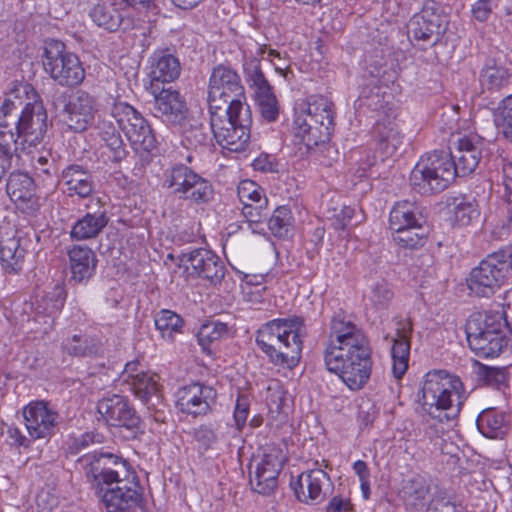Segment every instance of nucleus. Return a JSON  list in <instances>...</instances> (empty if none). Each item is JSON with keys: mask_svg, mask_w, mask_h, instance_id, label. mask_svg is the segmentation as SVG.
<instances>
[{"mask_svg": "<svg viewBox=\"0 0 512 512\" xmlns=\"http://www.w3.org/2000/svg\"><path fill=\"white\" fill-rule=\"evenodd\" d=\"M325 368L351 391L363 389L373 371V352L363 330L344 312L330 320L323 350Z\"/></svg>", "mask_w": 512, "mask_h": 512, "instance_id": "nucleus-1", "label": "nucleus"}, {"mask_svg": "<svg viewBox=\"0 0 512 512\" xmlns=\"http://www.w3.org/2000/svg\"><path fill=\"white\" fill-rule=\"evenodd\" d=\"M87 482L107 512H134L143 499L139 476L131 463L112 453H90L81 458Z\"/></svg>", "mask_w": 512, "mask_h": 512, "instance_id": "nucleus-2", "label": "nucleus"}, {"mask_svg": "<svg viewBox=\"0 0 512 512\" xmlns=\"http://www.w3.org/2000/svg\"><path fill=\"white\" fill-rule=\"evenodd\" d=\"M481 157V144L473 137H461L450 153L435 150L422 155L410 172V185L420 194L441 192L457 176L473 173Z\"/></svg>", "mask_w": 512, "mask_h": 512, "instance_id": "nucleus-3", "label": "nucleus"}, {"mask_svg": "<svg viewBox=\"0 0 512 512\" xmlns=\"http://www.w3.org/2000/svg\"><path fill=\"white\" fill-rule=\"evenodd\" d=\"M335 116V106L329 97L320 94L307 96L294 107L293 143L306 152L328 143L335 129Z\"/></svg>", "mask_w": 512, "mask_h": 512, "instance_id": "nucleus-4", "label": "nucleus"}, {"mask_svg": "<svg viewBox=\"0 0 512 512\" xmlns=\"http://www.w3.org/2000/svg\"><path fill=\"white\" fill-rule=\"evenodd\" d=\"M303 326L298 316L270 320L258 329L256 343L274 365L294 368L302 354Z\"/></svg>", "mask_w": 512, "mask_h": 512, "instance_id": "nucleus-5", "label": "nucleus"}, {"mask_svg": "<svg viewBox=\"0 0 512 512\" xmlns=\"http://www.w3.org/2000/svg\"><path fill=\"white\" fill-rule=\"evenodd\" d=\"M466 399V389L459 376L446 370H430L424 375L419 405L431 419L448 422L446 411L455 405L459 412Z\"/></svg>", "mask_w": 512, "mask_h": 512, "instance_id": "nucleus-6", "label": "nucleus"}, {"mask_svg": "<svg viewBox=\"0 0 512 512\" xmlns=\"http://www.w3.org/2000/svg\"><path fill=\"white\" fill-rule=\"evenodd\" d=\"M247 108L250 105L239 73L223 64L215 66L208 79V114Z\"/></svg>", "mask_w": 512, "mask_h": 512, "instance_id": "nucleus-7", "label": "nucleus"}, {"mask_svg": "<svg viewBox=\"0 0 512 512\" xmlns=\"http://www.w3.org/2000/svg\"><path fill=\"white\" fill-rule=\"evenodd\" d=\"M512 281V247L489 254L474 267L466 284L478 297H490L503 285Z\"/></svg>", "mask_w": 512, "mask_h": 512, "instance_id": "nucleus-8", "label": "nucleus"}, {"mask_svg": "<svg viewBox=\"0 0 512 512\" xmlns=\"http://www.w3.org/2000/svg\"><path fill=\"white\" fill-rule=\"evenodd\" d=\"M449 25V14L437 0H423L419 11L407 23V35L411 45L420 50L434 48Z\"/></svg>", "mask_w": 512, "mask_h": 512, "instance_id": "nucleus-9", "label": "nucleus"}, {"mask_svg": "<svg viewBox=\"0 0 512 512\" xmlns=\"http://www.w3.org/2000/svg\"><path fill=\"white\" fill-rule=\"evenodd\" d=\"M502 319L500 311H485L474 313L467 320V341L477 356L494 358L507 346Z\"/></svg>", "mask_w": 512, "mask_h": 512, "instance_id": "nucleus-10", "label": "nucleus"}, {"mask_svg": "<svg viewBox=\"0 0 512 512\" xmlns=\"http://www.w3.org/2000/svg\"><path fill=\"white\" fill-rule=\"evenodd\" d=\"M209 124L217 144L225 150L241 153L248 149L251 138V108L211 113Z\"/></svg>", "mask_w": 512, "mask_h": 512, "instance_id": "nucleus-11", "label": "nucleus"}, {"mask_svg": "<svg viewBox=\"0 0 512 512\" xmlns=\"http://www.w3.org/2000/svg\"><path fill=\"white\" fill-rule=\"evenodd\" d=\"M42 63L44 71L60 86L76 87L85 79V69L79 57L68 51L60 40L45 42Z\"/></svg>", "mask_w": 512, "mask_h": 512, "instance_id": "nucleus-12", "label": "nucleus"}, {"mask_svg": "<svg viewBox=\"0 0 512 512\" xmlns=\"http://www.w3.org/2000/svg\"><path fill=\"white\" fill-rule=\"evenodd\" d=\"M161 185L179 199L197 205L208 203L214 195L212 183L184 164L166 169Z\"/></svg>", "mask_w": 512, "mask_h": 512, "instance_id": "nucleus-13", "label": "nucleus"}, {"mask_svg": "<svg viewBox=\"0 0 512 512\" xmlns=\"http://www.w3.org/2000/svg\"><path fill=\"white\" fill-rule=\"evenodd\" d=\"M288 457L277 445H267L262 453L254 457L249 466L251 489L261 495H272L278 486L279 475Z\"/></svg>", "mask_w": 512, "mask_h": 512, "instance_id": "nucleus-14", "label": "nucleus"}, {"mask_svg": "<svg viewBox=\"0 0 512 512\" xmlns=\"http://www.w3.org/2000/svg\"><path fill=\"white\" fill-rule=\"evenodd\" d=\"M111 116L136 152H151L156 147V137L143 115L126 102H116Z\"/></svg>", "mask_w": 512, "mask_h": 512, "instance_id": "nucleus-15", "label": "nucleus"}, {"mask_svg": "<svg viewBox=\"0 0 512 512\" xmlns=\"http://www.w3.org/2000/svg\"><path fill=\"white\" fill-rule=\"evenodd\" d=\"M154 97L153 113L167 126L184 134L193 127L185 98L172 88L149 92Z\"/></svg>", "mask_w": 512, "mask_h": 512, "instance_id": "nucleus-16", "label": "nucleus"}, {"mask_svg": "<svg viewBox=\"0 0 512 512\" xmlns=\"http://www.w3.org/2000/svg\"><path fill=\"white\" fill-rule=\"evenodd\" d=\"M403 139L404 135L395 122V117L391 119L386 115L379 119L372 130L373 155H367L366 160L361 164L362 172L365 173L378 160L384 161L394 156L402 145Z\"/></svg>", "mask_w": 512, "mask_h": 512, "instance_id": "nucleus-17", "label": "nucleus"}, {"mask_svg": "<svg viewBox=\"0 0 512 512\" xmlns=\"http://www.w3.org/2000/svg\"><path fill=\"white\" fill-rule=\"evenodd\" d=\"M96 409L99 420L109 427L124 428L133 433L140 430L141 418L125 396H104L98 400Z\"/></svg>", "mask_w": 512, "mask_h": 512, "instance_id": "nucleus-18", "label": "nucleus"}, {"mask_svg": "<svg viewBox=\"0 0 512 512\" xmlns=\"http://www.w3.org/2000/svg\"><path fill=\"white\" fill-rule=\"evenodd\" d=\"M47 111L40 100L28 102L22 108L16 122L14 134L17 145L35 146L40 143L47 131Z\"/></svg>", "mask_w": 512, "mask_h": 512, "instance_id": "nucleus-19", "label": "nucleus"}, {"mask_svg": "<svg viewBox=\"0 0 512 512\" xmlns=\"http://www.w3.org/2000/svg\"><path fill=\"white\" fill-rule=\"evenodd\" d=\"M217 400V391L200 382H190L175 393V407L187 416L198 418L211 413Z\"/></svg>", "mask_w": 512, "mask_h": 512, "instance_id": "nucleus-20", "label": "nucleus"}, {"mask_svg": "<svg viewBox=\"0 0 512 512\" xmlns=\"http://www.w3.org/2000/svg\"><path fill=\"white\" fill-rule=\"evenodd\" d=\"M290 487L296 498L307 505H317L323 502L333 489L330 475L321 468L308 469L292 479Z\"/></svg>", "mask_w": 512, "mask_h": 512, "instance_id": "nucleus-21", "label": "nucleus"}, {"mask_svg": "<svg viewBox=\"0 0 512 512\" xmlns=\"http://www.w3.org/2000/svg\"><path fill=\"white\" fill-rule=\"evenodd\" d=\"M24 426L32 440L49 439L55 434L59 414L49 402L32 400L22 409Z\"/></svg>", "mask_w": 512, "mask_h": 512, "instance_id": "nucleus-22", "label": "nucleus"}, {"mask_svg": "<svg viewBox=\"0 0 512 512\" xmlns=\"http://www.w3.org/2000/svg\"><path fill=\"white\" fill-rule=\"evenodd\" d=\"M35 181L27 173L12 172L6 183V192L10 200L23 213L36 214L40 207V197L37 195Z\"/></svg>", "mask_w": 512, "mask_h": 512, "instance_id": "nucleus-23", "label": "nucleus"}, {"mask_svg": "<svg viewBox=\"0 0 512 512\" xmlns=\"http://www.w3.org/2000/svg\"><path fill=\"white\" fill-rule=\"evenodd\" d=\"M120 377L142 402H147L161 388L160 376L152 371H144L138 360L127 362Z\"/></svg>", "mask_w": 512, "mask_h": 512, "instance_id": "nucleus-24", "label": "nucleus"}, {"mask_svg": "<svg viewBox=\"0 0 512 512\" xmlns=\"http://www.w3.org/2000/svg\"><path fill=\"white\" fill-rule=\"evenodd\" d=\"M180 72L181 66L177 57L167 50L154 52L151 57L147 91L157 92L158 89H163V84L175 81L180 76Z\"/></svg>", "mask_w": 512, "mask_h": 512, "instance_id": "nucleus-25", "label": "nucleus"}, {"mask_svg": "<svg viewBox=\"0 0 512 512\" xmlns=\"http://www.w3.org/2000/svg\"><path fill=\"white\" fill-rule=\"evenodd\" d=\"M29 241L17 231L11 236L0 235V267L5 274L18 275L24 268Z\"/></svg>", "mask_w": 512, "mask_h": 512, "instance_id": "nucleus-26", "label": "nucleus"}, {"mask_svg": "<svg viewBox=\"0 0 512 512\" xmlns=\"http://www.w3.org/2000/svg\"><path fill=\"white\" fill-rule=\"evenodd\" d=\"M64 110L68 127L75 132H83L94 121L95 99L85 91H77L69 98Z\"/></svg>", "mask_w": 512, "mask_h": 512, "instance_id": "nucleus-27", "label": "nucleus"}, {"mask_svg": "<svg viewBox=\"0 0 512 512\" xmlns=\"http://www.w3.org/2000/svg\"><path fill=\"white\" fill-rule=\"evenodd\" d=\"M412 330L413 325L410 320L398 323L396 338L393 339L391 347V371L396 380H401L409 367Z\"/></svg>", "mask_w": 512, "mask_h": 512, "instance_id": "nucleus-28", "label": "nucleus"}, {"mask_svg": "<svg viewBox=\"0 0 512 512\" xmlns=\"http://www.w3.org/2000/svg\"><path fill=\"white\" fill-rule=\"evenodd\" d=\"M187 270L198 277L211 281L219 280L224 275V266L219 257L207 249H195L187 255Z\"/></svg>", "mask_w": 512, "mask_h": 512, "instance_id": "nucleus-29", "label": "nucleus"}, {"mask_svg": "<svg viewBox=\"0 0 512 512\" xmlns=\"http://www.w3.org/2000/svg\"><path fill=\"white\" fill-rule=\"evenodd\" d=\"M511 80L512 70L495 59H487L479 71L478 81L482 93L500 92Z\"/></svg>", "mask_w": 512, "mask_h": 512, "instance_id": "nucleus-30", "label": "nucleus"}, {"mask_svg": "<svg viewBox=\"0 0 512 512\" xmlns=\"http://www.w3.org/2000/svg\"><path fill=\"white\" fill-rule=\"evenodd\" d=\"M71 279L75 282L87 281L95 272L97 258L87 246L74 245L68 251Z\"/></svg>", "mask_w": 512, "mask_h": 512, "instance_id": "nucleus-31", "label": "nucleus"}, {"mask_svg": "<svg viewBox=\"0 0 512 512\" xmlns=\"http://www.w3.org/2000/svg\"><path fill=\"white\" fill-rule=\"evenodd\" d=\"M62 177L70 196L77 195L86 198L92 194L94 189L92 176L82 166L73 164L66 167Z\"/></svg>", "mask_w": 512, "mask_h": 512, "instance_id": "nucleus-32", "label": "nucleus"}, {"mask_svg": "<svg viewBox=\"0 0 512 512\" xmlns=\"http://www.w3.org/2000/svg\"><path fill=\"white\" fill-rule=\"evenodd\" d=\"M417 216V205L408 200L397 201L389 212L388 227L390 232L405 228H415V224L422 222Z\"/></svg>", "mask_w": 512, "mask_h": 512, "instance_id": "nucleus-33", "label": "nucleus"}, {"mask_svg": "<svg viewBox=\"0 0 512 512\" xmlns=\"http://www.w3.org/2000/svg\"><path fill=\"white\" fill-rule=\"evenodd\" d=\"M430 235V229L425 222L415 224V228H405L391 232L392 241L403 250H419L423 248Z\"/></svg>", "mask_w": 512, "mask_h": 512, "instance_id": "nucleus-34", "label": "nucleus"}, {"mask_svg": "<svg viewBox=\"0 0 512 512\" xmlns=\"http://www.w3.org/2000/svg\"><path fill=\"white\" fill-rule=\"evenodd\" d=\"M233 335L234 331L228 324L220 321H206L197 332V341L203 352L210 355L214 343L232 338Z\"/></svg>", "mask_w": 512, "mask_h": 512, "instance_id": "nucleus-35", "label": "nucleus"}, {"mask_svg": "<svg viewBox=\"0 0 512 512\" xmlns=\"http://www.w3.org/2000/svg\"><path fill=\"white\" fill-rule=\"evenodd\" d=\"M108 219L104 213H87L72 227L70 235L75 240H86L96 237L107 225Z\"/></svg>", "mask_w": 512, "mask_h": 512, "instance_id": "nucleus-36", "label": "nucleus"}, {"mask_svg": "<svg viewBox=\"0 0 512 512\" xmlns=\"http://www.w3.org/2000/svg\"><path fill=\"white\" fill-rule=\"evenodd\" d=\"M453 223L459 227L468 226L480 216V210L475 198L466 196L454 198Z\"/></svg>", "mask_w": 512, "mask_h": 512, "instance_id": "nucleus-37", "label": "nucleus"}, {"mask_svg": "<svg viewBox=\"0 0 512 512\" xmlns=\"http://www.w3.org/2000/svg\"><path fill=\"white\" fill-rule=\"evenodd\" d=\"M91 20L109 32H115L122 23L121 13L111 5L96 4L89 12Z\"/></svg>", "mask_w": 512, "mask_h": 512, "instance_id": "nucleus-38", "label": "nucleus"}, {"mask_svg": "<svg viewBox=\"0 0 512 512\" xmlns=\"http://www.w3.org/2000/svg\"><path fill=\"white\" fill-rule=\"evenodd\" d=\"M155 327L161 337L169 342L174 340V335L182 331L184 321L177 313L163 309L155 317Z\"/></svg>", "mask_w": 512, "mask_h": 512, "instance_id": "nucleus-39", "label": "nucleus"}, {"mask_svg": "<svg viewBox=\"0 0 512 512\" xmlns=\"http://www.w3.org/2000/svg\"><path fill=\"white\" fill-rule=\"evenodd\" d=\"M62 350L70 356L84 357L95 354L98 346L93 337L75 334L62 341Z\"/></svg>", "mask_w": 512, "mask_h": 512, "instance_id": "nucleus-40", "label": "nucleus"}, {"mask_svg": "<svg viewBox=\"0 0 512 512\" xmlns=\"http://www.w3.org/2000/svg\"><path fill=\"white\" fill-rule=\"evenodd\" d=\"M294 217L288 206H279L268 220V228L278 238L287 237L293 230Z\"/></svg>", "mask_w": 512, "mask_h": 512, "instance_id": "nucleus-41", "label": "nucleus"}, {"mask_svg": "<svg viewBox=\"0 0 512 512\" xmlns=\"http://www.w3.org/2000/svg\"><path fill=\"white\" fill-rule=\"evenodd\" d=\"M243 73L248 85L254 89L255 94L272 87L261 69L260 60L257 58H251L244 62Z\"/></svg>", "mask_w": 512, "mask_h": 512, "instance_id": "nucleus-42", "label": "nucleus"}, {"mask_svg": "<svg viewBox=\"0 0 512 512\" xmlns=\"http://www.w3.org/2000/svg\"><path fill=\"white\" fill-rule=\"evenodd\" d=\"M237 195L242 204H268L264 189L255 181L245 179L237 186Z\"/></svg>", "mask_w": 512, "mask_h": 512, "instance_id": "nucleus-43", "label": "nucleus"}, {"mask_svg": "<svg viewBox=\"0 0 512 512\" xmlns=\"http://www.w3.org/2000/svg\"><path fill=\"white\" fill-rule=\"evenodd\" d=\"M494 121L504 137L512 141V94L499 102Z\"/></svg>", "mask_w": 512, "mask_h": 512, "instance_id": "nucleus-44", "label": "nucleus"}, {"mask_svg": "<svg viewBox=\"0 0 512 512\" xmlns=\"http://www.w3.org/2000/svg\"><path fill=\"white\" fill-rule=\"evenodd\" d=\"M255 100L261 116L267 122H275L279 117V104L273 88L255 94Z\"/></svg>", "mask_w": 512, "mask_h": 512, "instance_id": "nucleus-45", "label": "nucleus"}, {"mask_svg": "<svg viewBox=\"0 0 512 512\" xmlns=\"http://www.w3.org/2000/svg\"><path fill=\"white\" fill-rule=\"evenodd\" d=\"M16 109L17 105L9 97L0 106V145L8 143L9 136H12L14 150H17V138H15L14 130L8 118L12 117V113Z\"/></svg>", "mask_w": 512, "mask_h": 512, "instance_id": "nucleus-46", "label": "nucleus"}, {"mask_svg": "<svg viewBox=\"0 0 512 512\" xmlns=\"http://www.w3.org/2000/svg\"><path fill=\"white\" fill-rule=\"evenodd\" d=\"M477 425L483 435L494 438L502 428L503 417L495 411L484 412L477 419Z\"/></svg>", "mask_w": 512, "mask_h": 512, "instance_id": "nucleus-47", "label": "nucleus"}, {"mask_svg": "<svg viewBox=\"0 0 512 512\" xmlns=\"http://www.w3.org/2000/svg\"><path fill=\"white\" fill-rule=\"evenodd\" d=\"M251 399L250 396L244 393H239L236 398L233 420L235 428L241 431L246 423L250 413Z\"/></svg>", "mask_w": 512, "mask_h": 512, "instance_id": "nucleus-48", "label": "nucleus"}, {"mask_svg": "<svg viewBox=\"0 0 512 512\" xmlns=\"http://www.w3.org/2000/svg\"><path fill=\"white\" fill-rule=\"evenodd\" d=\"M353 471L360 482V490L363 499L368 500L371 495L370 470L367 463L363 460H356L353 463Z\"/></svg>", "mask_w": 512, "mask_h": 512, "instance_id": "nucleus-49", "label": "nucleus"}, {"mask_svg": "<svg viewBox=\"0 0 512 512\" xmlns=\"http://www.w3.org/2000/svg\"><path fill=\"white\" fill-rule=\"evenodd\" d=\"M266 208L267 204H243L242 215L250 227L259 225L266 219Z\"/></svg>", "mask_w": 512, "mask_h": 512, "instance_id": "nucleus-50", "label": "nucleus"}, {"mask_svg": "<svg viewBox=\"0 0 512 512\" xmlns=\"http://www.w3.org/2000/svg\"><path fill=\"white\" fill-rule=\"evenodd\" d=\"M386 72L383 73L382 78L380 79H372L369 82V86H372L369 93L366 92V88H364L361 92V95L365 98H370L371 96H376L377 98L381 97L383 101L388 102L386 100L387 89H389L388 83L391 82L394 84L393 75H389V77L385 78Z\"/></svg>", "mask_w": 512, "mask_h": 512, "instance_id": "nucleus-51", "label": "nucleus"}, {"mask_svg": "<svg viewBox=\"0 0 512 512\" xmlns=\"http://www.w3.org/2000/svg\"><path fill=\"white\" fill-rule=\"evenodd\" d=\"M103 139L111 153L112 161L120 162L126 157L127 151L119 133L113 132L109 136H104Z\"/></svg>", "mask_w": 512, "mask_h": 512, "instance_id": "nucleus-52", "label": "nucleus"}, {"mask_svg": "<svg viewBox=\"0 0 512 512\" xmlns=\"http://www.w3.org/2000/svg\"><path fill=\"white\" fill-rule=\"evenodd\" d=\"M31 164L37 177H51L53 162L50 152H40L31 158Z\"/></svg>", "mask_w": 512, "mask_h": 512, "instance_id": "nucleus-53", "label": "nucleus"}, {"mask_svg": "<svg viewBox=\"0 0 512 512\" xmlns=\"http://www.w3.org/2000/svg\"><path fill=\"white\" fill-rule=\"evenodd\" d=\"M111 180L126 196L135 195L139 191L138 184L121 171L113 172Z\"/></svg>", "mask_w": 512, "mask_h": 512, "instance_id": "nucleus-54", "label": "nucleus"}, {"mask_svg": "<svg viewBox=\"0 0 512 512\" xmlns=\"http://www.w3.org/2000/svg\"><path fill=\"white\" fill-rule=\"evenodd\" d=\"M6 435L8 444L16 448H29L33 441L31 437H26L22 430L15 425L7 428Z\"/></svg>", "mask_w": 512, "mask_h": 512, "instance_id": "nucleus-55", "label": "nucleus"}, {"mask_svg": "<svg viewBox=\"0 0 512 512\" xmlns=\"http://www.w3.org/2000/svg\"><path fill=\"white\" fill-rule=\"evenodd\" d=\"M325 512H355V509L349 497L335 495L325 506Z\"/></svg>", "mask_w": 512, "mask_h": 512, "instance_id": "nucleus-56", "label": "nucleus"}, {"mask_svg": "<svg viewBox=\"0 0 512 512\" xmlns=\"http://www.w3.org/2000/svg\"><path fill=\"white\" fill-rule=\"evenodd\" d=\"M252 167L255 171L271 173L277 171L278 163L274 156L262 153L253 160Z\"/></svg>", "mask_w": 512, "mask_h": 512, "instance_id": "nucleus-57", "label": "nucleus"}, {"mask_svg": "<svg viewBox=\"0 0 512 512\" xmlns=\"http://www.w3.org/2000/svg\"><path fill=\"white\" fill-rule=\"evenodd\" d=\"M355 216V208L351 206H343L341 210L334 216L333 226L336 230H345Z\"/></svg>", "mask_w": 512, "mask_h": 512, "instance_id": "nucleus-58", "label": "nucleus"}, {"mask_svg": "<svg viewBox=\"0 0 512 512\" xmlns=\"http://www.w3.org/2000/svg\"><path fill=\"white\" fill-rule=\"evenodd\" d=\"M473 17L479 22H485L492 12L491 0H477L471 8Z\"/></svg>", "mask_w": 512, "mask_h": 512, "instance_id": "nucleus-59", "label": "nucleus"}, {"mask_svg": "<svg viewBox=\"0 0 512 512\" xmlns=\"http://www.w3.org/2000/svg\"><path fill=\"white\" fill-rule=\"evenodd\" d=\"M502 185L506 201L512 204V162H505L502 166Z\"/></svg>", "mask_w": 512, "mask_h": 512, "instance_id": "nucleus-60", "label": "nucleus"}, {"mask_svg": "<svg viewBox=\"0 0 512 512\" xmlns=\"http://www.w3.org/2000/svg\"><path fill=\"white\" fill-rule=\"evenodd\" d=\"M285 400V392L281 388L271 389L268 388V395L266 397L267 406L270 410L279 412Z\"/></svg>", "mask_w": 512, "mask_h": 512, "instance_id": "nucleus-61", "label": "nucleus"}, {"mask_svg": "<svg viewBox=\"0 0 512 512\" xmlns=\"http://www.w3.org/2000/svg\"><path fill=\"white\" fill-rule=\"evenodd\" d=\"M198 440H206L208 442H214L216 440V436L214 432L209 428H200L197 432Z\"/></svg>", "mask_w": 512, "mask_h": 512, "instance_id": "nucleus-62", "label": "nucleus"}, {"mask_svg": "<svg viewBox=\"0 0 512 512\" xmlns=\"http://www.w3.org/2000/svg\"><path fill=\"white\" fill-rule=\"evenodd\" d=\"M500 314L503 315V327L505 326L508 329V331L512 334V312L503 309V311H501Z\"/></svg>", "mask_w": 512, "mask_h": 512, "instance_id": "nucleus-63", "label": "nucleus"}, {"mask_svg": "<svg viewBox=\"0 0 512 512\" xmlns=\"http://www.w3.org/2000/svg\"><path fill=\"white\" fill-rule=\"evenodd\" d=\"M504 301L503 309L512 312V287L506 291Z\"/></svg>", "mask_w": 512, "mask_h": 512, "instance_id": "nucleus-64", "label": "nucleus"}]
</instances>
